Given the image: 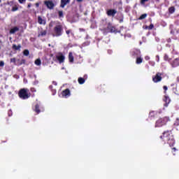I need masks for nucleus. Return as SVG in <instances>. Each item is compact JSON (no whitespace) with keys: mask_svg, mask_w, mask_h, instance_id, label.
I'll return each instance as SVG.
<instances>
[{"mask_svg":"<svg viewBox=\"0 0 179 179\" xmlns=\"http://www.w3.org/2000/svg\"><path fill=\"white\" fill-rule=\"evenodd\" d=\"M12 48L13 50H15V51H19L20 50V48H22V45L19 44L18 45H16V44H13Z\"/></svg>","mask_w":179,"mask_h":179,"instance_id":"obj_16","label":"nucleus"},{"mask_svg":"<svg viewBox=\"0 0 179 179\" xmlns=\"http://www.w3.org/2000/svg\"><path fill=\"white\" fill-rule=\"evenodd\" d=\"M164 107H169V104H170V102L171 101V100L170 99V97L167 96H164Z\"/></svg>","mask_w":179,"mask_h":179,"instance_id":"obj_13","label":"nucleus"},{"mask_svg":"<svg viewBox=\"0 0 179 179\" xmlns=\"http://www.w3.org/2000/svg\"><path fill=\"white\" fill-rule=\"evenodd\" d=\"M166 41H167V43H171V38H168L167 40H166Z\"/></svg>","mask_w":179,"mask_h":179,"instance_id":"obj_43","label":"nucleus"},{"mask_svg":"<svg viewBox=\"0 0 179 179\" xmlns=\"http://www.w3.org/2000/svg\"><path fill=\"white\" fill-rule=\"evenodd\" d=\"M5 65V62L3 61H0V66H3Z\"/></svg>","mask_w":179,"mask_h":179,"instance_id":"obj_39","label":"nucleus"},{"mask_svg":"<svg viewBox=\"0 0 179 179\" xmlns=\"http://www.w3.org/2000/svg\"><path fill=\"white\" fill-rule=\"evenodd\" d=\"M29 54H30L29 50L26 49L23 51V55H25V57H29Z\"/></svg>","mask_w":179,"mask_h":179,"instance_id":"obj_30","label":"nucleus"},{"mask_svg":"<svg viewBox=\"0 0 179 179\" xmlns=\"http://www.w3.org/2000/svg\"><path fill=\"white\" fill-rule=\"evenodd\" d=\"M107 29L109 30L110 33H117V28L111 24V22H108Z\"/></svg>","mask_w":179,"mask_h":179,"instance_id":"obj_10","label":"nucleus"},{"mask_svg":"<svg viewBox=\"0 0 179 179\" xmlns=\"http://www.w3.org/2000/svg\"><path fill=\"white\" fill-rule=\"evenodd\" d=\"M149 0H141V5H145V3H146V2H148Z\"/></svg>","mask_w":179,"mask_h":179,"instance_id":"obj_33","label":"nucleus"},{"mask_svg":"<svg viewBox=\"0 0 179 179\" xmlns=\"http://www.w3.org/2000/svg\"><path fill=\"white\" fill-rule=\"evenodd\" d=\"M80 31H85V29H80Z\"/></svg>","mask_w":179,"mask_h":179,"instance_id":"obj_49","label":"nucleus"},{"mask_svg":"<svg viewBox=\"0 0 179 179\" xmlns=\"http://www.w3.org/2000/svg\"><path fill=\"white\" fill-rule=\"evenodd\" d=\"M19 3H24L26 2V0H18Z\"/></svg>","mask_w":179,"mask_h":179,"instance_id":"obj_38","label":"nucleus"},{"mask_svg":"<svg viewBox=\"0 0 179 179\" xmlns=\"http://www.w3.org/2000/svg\"><path fill=\"white\" fill-rule=\"evenodd\" d=\"M0 3H1V0H0Z\"/></svg>","mask_w":179,"mask_h":179,"instance_id":"obj_53","label":"nucleus"},{"mask_svg":"<svg viewBox=\"0 0 179 179\" xmlns=\"http://www.w3.org/2000/svg\"><path fill=\"white\" fill-rule=\"evenodd\" d=\"M168 122H169V117H161L156 121L155 128L163 127V125H166V124H167Z\"/></svg>","mask_w":179,"mask_h":179,"instance_id":"obj_4","label":"nucleus"},{"mask_svg":"<svg viewBox=\"0 0 179 179\" xmlns=\"http://www.w3.org/2000/svg\"><path fill=\"white\" fill-rule=\"evenodd\" d=\"M34 111H35L36 114H40L41 113V110L40 109V105L38 103H36L35 105Z\"/></svg>","mask_w":179,"mask_h":179,"instance_id":"obj_15","label":"nucleus"},{"mask_svg":"<svg viewBox=\"0 0 179 179\" xmlns=\"http://www.w3.org/2000/svg\"><path fill=\"white\" fill-rule=\"evenodd\" d=\"M56 58L59 64H64V62H65V55H64V54L61 52L57 53Z\"/></svg>","mask_w":179,"mask_h":179,"instance_id":"obj_6","label":"nucleus"},{"mask_svg":"<svg viewBox=\"0 0 179 179\" xmlns=\"http://www.w3.org/2000/svg\"><path fill=\"white\" fill-rule=\"evenodd\" d=\"M10 61V62H13V64H16V58H15V57L11 58Z\"/></svg>","mask_w":179,"mask_h":179,"instance_id":"obj_35","label":"nucleus"},{"mask_svg":"<svg viewBox=\"0 0 179 179\" xmlns=\"http://www.w3.org/2000/svg\"><path fill=\"white\" fill-rule=\"evenodd\" d=\"M18 96L20 99H22V100H27L30 97V93H29V90L26 88H22L18 92Z\"/></svg>","mask_w":179,"mask_h":179,"instance_id":"obj_2","label":"nucleus"},{"mask_svg":"<svg viewBox=\"0 0 179 179\" xmlns=\"http://www.w3.org/2000/svg\"><path fill=\"white\" fill-rule=\"evenodd\" d=\"M142 62H143V59L141 57H136V63L137 64H142Z\"/></svg>","mask_w":179,"mask_h":179,"instance_id":"obj_22","label":"nucleus"},{"mask_svg":"<svg viewBox=\"0 0 179 179\" xmlns=\"http://www.w3.org/2000/svg\"><path fill=\"white\" fill-rule=\"evenodd\" d=\"M119 3H120V5H122V1H120L119 2Z\"/></svg>","mask_w":179,"mask_h":179,"instance_id":"obj_50","label":"nucleus"},{"mask_svg":"<svg viewBox=\"0 0 179 179\" xmlns=\"http://www.w3.org/2000/svg\"><path fill=\"white\" fill-rule=\"evenodd\" d=\"M78 82L79 83V85H83V83H85V78H82V77H79L78 79Z\"/></svg>","mask_w":179,"mask_h":179,"instance_id":"obj_23","label":"nucleus"},{"mask_svg":"<svg viewBox=\"0 0 179 179\" xmlns=\"http://www.w3.org/2000/svg\"><path fill=\"white\" fill-rule=\"evenodd\" d=\"M52 83H53V85H55V86H57V82L53 81Z\"/></svg>","mask_w":179,"mask_h":179,"instance_id":"obj_47","label":"nucleus"},{"mask_svg":"<svg viewBox=\"0 0 179 179\" xmlns=\"http://www.w3.org/2000/svg\"><path fill=\"white\" fill-rule=\"evenodd\" d=\"M163 74L162 73H157L155 76L152 77V81L155 83H158V82H162V76Z\"/></svg>","mask_w":179,"mask_h":179,"instance_id":"obj_7","label":"nucleus"},{"mask_svg":"<svg viewBox=\"0 0 179 179\" xmlns=\"http://www.w3.org/2000/svg\"><path fill=\"white\" fill-rule=\"evenodd\" d=\"M157 62H160V56L157 55L156 56Z\"/></svg>","mask_w":179,"mask_h":179,"instance_id":"obj_37","label":"nucleus"},{"mask_svg":"<svg viewBox=\"0 0 179 179\" xmlns=\"http://www.w3.org/2000/svg\"><path fill=\"white\" fill-rule=\"evenodd\" d=\"M156 115H157V112H156L155 110H152L149 113L150 118H155V117H156Z\"/></svg>","mask_w":179,"mask_h":179,"instance_id":"obj_18","label":"nucleus"},{"mask_svg":"<svg viewBox=\"0 0 179 179\" xmlns=\"http://www.w3.org/2000/svg\"><path fill=\"white\" fill-rule=\"evenodd\" d=\"M35 6H36V8H38L40 6V3H36Z\"/></svg>","mask_w":179,"mask_h":179,"instance_id":"obj_41","label":"nucleus"},{"mask_svg":"<svg viewBox=\"0 0 179 179\" xmlns=\"http://www.w3.org/2000/svg\"><path fill=\"white\" fill-rule=\"evenodd\" d=\"M54 34L53 37H59L62 36V32L64 31V28L62 24L56 25L53 29Z\"/></svg>","mask_w":179,"mask_h":179,"instance_id":"obj_3","label":"nucleus"},{"mask_svg":"<svg viewBox=\"0 0 179 179\" xmlns=\"http://www.w3.org/2000/svg\"><path fill=\"white\" fill-rule=\"evenodd\" d=\"M131 55H132V57H134V58L141 57V50H136V49L134 50L131 52Z\"/></svg>","mask_w":179,"mask_h":179,"instance_id":"obj_12","label":"nucleus"},{"mask_svg":"<svg viewBox=\"0 0 179 179\" xmlns=\"http://www.w3.org/2000/svg\"><path fill=\"white\" fill-rule=\"evenodd\" d=\"M176 82H178V83H179V76H178V77L176 78Z\"/></svg>","mask_w":179,"mask_h":179,"instance_id":"obj_46","label":"nucleus"},{"mask_svg":"<svg viewBox=\"0 0 179 179\" xmlns=\"http://www.w3.org/2000/svg\"><path fill=\"white\" fill-rule=\"evenodd\" d=\"M170 57H169V55H167V54H165L164 55V61H169V62H170Z\"/></svg>","mask_w":179,"mask_h":179,"instance_id":"obj_31","label":"nucleus"},{"mask_svg":"<svg viewBox=\"0 0 179 179\" xmlns=\"http://www.w3.org/2000/svg\"><path fill=\"white\" fill-rule=\"evenodd\" d=\"M52 87H53L52 85L49 86V89H50V90H52L53 94H55V93H57V90H52Z\"/></svg>","mask_w":179,"mask_h":179,"instance_id":"obj_32","label":"nucleus"},{"mask_svg":"<svg viewBox=\"0 0 179 179\" xmlns=\"http://www.w3.org/2000/svg\"><path fill=\"white\" fill-rule=\"evenodd\" d=\"M71 96V90L69 89H66L63 90L61 93V97H64L65 99H67V97H69Z\"/></svg>","mask_w":179,"mask_h":179,"instance_id":"obj_9","label":"nucleus"},{"mask_svg":"<svg viewBox=\"0 0 179 179\" xmlns=\"http://www.w3.org/2000/svg\"><path fill=\"white\" fill-rule=\"evenodd\" d=\"M71 3V0H61L60 8H65L68 3Z\"/></svg>","mask_w":179,"mask_h":179,"instance_id":"obj_14","label":"nucleus"},{"mask_svg":"<svg viewBox=\"0 0 179 179\" xmlns=\"http://www.w3.org/2000/svg\"><path fill=\"white\" fill-rule=\"evenodd\" d=\"M24 62V60H22Z\"/></svg>","mask_w":179,"mask_h":179,"instance_id":"obj_52","label":"nucleus"},{"mask_svg":"<svg viewBox=\"0 0 179 179\" xmlns=\"http://www.w3.org/2000/svg\"><path fill=\"white\" fill-rule=\"evenodd\" d=\"M58 16H59V19L64 18V11L59 10L58 11Z\"/></svg>","mask_w":179,"mask_h":179,"instance_id":"obj_26","label":"nucleus"},{"mask_svg":"<svg viewBox=\"0 0 179 179\" xmlns=\"http://www.w3.org/2000/svg\"><path fill=\"white\" fill-rule=\"evenodd\" d=\"M44 36H47V31L45 30L40 31L38 34V37H44Z\"/></svg>","mask_w":179,"mask_h":179,"instance_id":"obj_21","label":"nucleus"},{"mask_svg":"<svg viewBox=\"0 0 179 179\" xmlns=\"http://www.w3.org/2000/svg\"><path fill=\"white\" fill-rule=\"evenodd\" d=\"M117 10L114 8L106 10V15L109 17H114L115 15H117Z\"/></svg>","mask_w":179,"mask_h":179,"instance_id":"obj_5","label":"nucleus"},{"mask_svg":"<svg viewBox=\"0 0 179 179\" xmlns=\"http://www.w3.org/2000/svg\"><path fill=\"white\" fill-rule=\"evenodd\" d=\"M30 8H31V3H29L27 5V8L30 9Z\"/></svg>","mask_w":179,"mask_h":179,"instance_id":"obj_40","label":"nucleus"},{"mask_svg":"<svg viewBox=\"0 0 179 179\" xmlns=\"http://www.w3.org/2000/svg\"><path fill=\"white\" fill-rule=\"evenodd\" d=\"M172 150H173V152H176V151H177V148H172Z\"/></svg>","mask_w":179,"mask_h":179,"instance_id":"obj_45","label":"nucleus"},{"mask_svg":"<svg viewBox=\"0 0 179 179\" xmlns=\"http://www.w3.org/2000/svg\"><path fill=\"white\" fill-rule=\"evenodd\" d=\"M38 23L39 24H45V20H43L41 17H38Z\"/></svg>","mask_w":179,"mask_h":179,"instance_id":"obj_20","label":"nucleus"},{"mask_svg":"<svg viewBox=\"0 0 179 179\" xmlns=\"http://www.w3.org/2000/svg\"><path fill=\"white\" fill-rule=\"evenodd\" d=\"M83 0H77V2H83Z\"/></svg>","mask_w":179,"mask_h":179,"instance_id":"obj_48","label":"nucleus"},{"mask_svg":"<svg viewBox=\"0 0 179 179\" xmlns=\"http://www.w3.org/2000/svg\"><path fill=\"white\" fill-rule=\"evenodd\" d=\"M44 4L47 6L48 9H54V7L55 6V4H54V2L52 1H44Z\"/></svg>","mask_w":179,"mask_h":179,"instance_id":"obj_8","label":"nucleus"},{"mask_svg":"<svg viewBox=\"0 0 179 179\" xmlns=\"http://www.w3.org/2000/svg\"><path fill=\"white\" fill-rule=\"evenodd\" d=\"M69 62H71V64H73V61H74V57H73V54L72 53V52H70L69 53Z\"/></svg>","mask_w":179,"mask_h":179,"instance_id":"obj_17","label":"nucleus"},{"mask_svg":"<svg viewBox=\"0 0 179 179\" xmlns=\"http://www.w3.org/2000/svg\"><path fill=\"white\" fill-rule=\"evenodd\" d=\"M164 142H166L168 145L171 148L174 146V143H176V140H174V136H173V133L171 131H165L163 133V135L160 136L161 139H163Z\"/></svg>","mask_w":179,"mask_h":179,"instance_id":"obj_1","label":"nucleus"},{"mask_svg":"<svg viewBox=\"0 0 179 179\" xmlns=\"http://www.w3.org/2000/svg\"><path fill=\"white\" fill-rule=\"evenodd\" d=\"M155 28V25L153 24H150V26H146L145 29H148V30H152V29Z\"/></svg>","mask_w":179,"mask_h":179,"instance_id":"obj_28","label":"nucleus"},{"mask_svg":"<svg viewBox=\"0 0 179 179\" xmlns=\"http://www.w3.org/2000/svg\"><path fill=\"white\" fill-rule=\"evenodd\" d=\"M16 31H19V27H14L13 29L10 30V34H15Z\"/></svg>","mask_w":179,"mask_h":179,"instance_id":"obj_19","label":"nucleus"},{"mask_svg":"<svg viewBox=\"0 0 179 179\" xmlns=\"http://www.w3.org/2000/svg\"><path fill=\"white\" fill-rule=\"evenodd\" d=\"M35 64L38 66H40L41 65V59H37L35 60Z\"/></svg>","mask_w":179,"mask_h":179,"instance_id":"obj_29","label":"nucleus"},{"mask_svg":"<svg viewBox=\"0 0 179 179\" xmlns=\"http://www.w3.org/2000/svg\"><path fill=\"white\" fill-rule=\"evenodd\" d=\"M71 33H72V29H69L66 31V34H67V36H69Z\"/></svg>","mask_w":179,"mask_h":179,"instance_id":"obj_34","label":"nucleus"},{"mask_svg":"<svg viewBox=\"0 0 179 179\" xmlns=\"http://www.w3.org/2000/svg\"><path fill=\"white\" fill-rule=\"evenodd\" d=\"M31 92H36V88L34 87L31 88Z\"/></svg>","mask_w":179,"mask_h":179,"instance_id":"obj_44","label":"nucleus"},{"mask_svg":"<svg viewBox=\"0 0 179 179\" xmlns=\"http://www.w3.org/2000/svg\"><path fill=\"white\" fill-rule=\"evenodd\" d=\"M174 12H176V8H174V6H171L169 8V13L173 14Z\"/></svg>","mask_w":179,"mask_h":179,"instance_id":"obj_24","label":"nucleus"},{"mask_svg":"<svg viewBox=\"0 0 179 179\" xmlns=\"http://www.w3.org/2000/svg\"><path fill=\"white\" fill-rule=\"evenodd\" d=\"M148 16V14H142L139 17L138 20H143V19H146V17Z\"/></svg>","mask_w":179,"mask_h":179,"instance_id":"obj_27","label":"nucleus"},{"mask_svg":"<svg viewBox=\"0 0 179 179\" xmlns=\"http://www.w3.org/2000/svg\"><path fill=\"white\" fill-rule=\"evenodd\" d=\"M83 79H85V80H86V79H87V75L85 74L83 78Z\"/></svg>","mask_w":179,"mask_h":179,"instance_id":"obj_42","label":"nucleus"},{"mask_svg":"<svg viewBox=\"0 0 179 179\" xmlns=\"http://www.w3.org/2000/svg\"><path fill=\"white\" fill-rule=\"evenodd\" d=\"M163 89H164V94H166V92H167V90H168V87H167V86H166V85H164V87H163Z\"/></svg>","mask_w":179,"mask_h":179,"instance_id":"obj_36","label":"nucleus"},{"mask_svg":"<svg viewBox=\"0 0 179 179\" xmlns=\"http://www.w3.org/2000/svg\"><path fill=\"white\" fill-rule=\"evenodd\" d=\"M171 65L172 68H177V66H179V57L176 58L171 62Z\"/></svg>","mask_w":179,"mask_h":179,"instance_id":"obj_11","label":"nucleus"},{"mask_svg":"<svg viewBox=\"0 0 179 179\" xmlns=\"http://www.w3.org/2000/svg\"><path fill=\"white\" fill-rule=\"evenodd\" d=\"M122 22V20H120V22Z\"/></svg>","mask_w":179,"mask_h":179,"instance_id":"obj_51","label":"nucleus"},{"mask_svg":"<svg viewBox=\"0 0 179 179\" xmlns=\"http://www.w3.org/2000/svg\"><path fill=\"white\" fill-rule=\"evenodd\" d=\"M17 10H19V7L15 4L12 7L11 12H16Z\"/></svg>","mask_w":179,"mask_h":179,"instance_id":"obj_25","label":"nucleus"}]
</instances>
